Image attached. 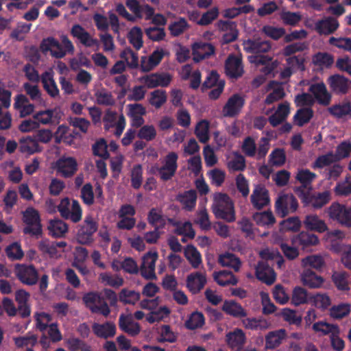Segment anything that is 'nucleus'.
I'll list each match as a JSON object with an SVG mask.
<instances>
[{"label":"nucleus","instance_id":"f257e3e1","mask_svg":"<svg viewBox=\"0 0 351 351\" xmlns=\"http://www.w3.org/2000/svg\"><path fill=\"white\" fill-rule=\"evenodd\" d=\"M212 209L217 219H221L228 222L235 220L234 204L226 194L217 193L215 195Z\"/></svg>","mask_w":351,"mask_h":351},{"label":"nucleus","instance_id":"f03ea898","mask_svg":"<svg viewBox=\"0 0 351 351\" xmlns=\"http://www.w3.org/2000/svg\"><path fill=\"white\" fill-rule=\"evenodd\" d=\"M23 222L25 226L23 229L25 234L39 239L43 234L40 217L38 211L33 207H28L23 212Z\"/></svg>","mask_w":351,"mask_h":351},{"label":"nucleus","instance_id":"7ed1b4c3","mask_svg":"<svg viewBox=\"0 0 351 351\" xmlns=\"http://www.w3.org/2000/svg\"><path fill=\"white\" fill-rule=\"evenodd\" d=\"M98 229V223L92 215H86L83 223L77 226L76 240L82 245H90L94 241V234Z\"/></svg>","mask_w":351,"mask_h":351},{"label":"nucleus","instance_id":"20e7f679","mask_svg":"<svg viewBox=\"0 0 351 351\" xmlns=\"http://www.w3.org/2000/svg\"><path fill=\"white\" fill-rule=\"evenodd\" d=\"M83 302L85 306L93 313H100L104 317H108L110 313V309L101 296L98 292H88L82 298Z\"/></svg>","mask_w":351,"mask_h":351},{"label":"nucleus","instance_id":"39448f33","mask_svg":"<svg viewBox=\"0 0 351 351\" xmlns=\"http://www.w3.org/2000/svg\"><path fill=\"white\" fill-rule=\"evenodd\" d=\"M69 207V199L65 197L60 201L58 206V210L64 219H71L73 223L80 221L82 219V210L78 201L73 199L71 210Z\"/></svg>","mask_w":351,"mask_h":351},{"label":"nucleus","instance_id":"423d86ee","mask_svg":"<svg viewBox=\"0 0 351 351\" xmlns=\"http://www.w3.org/2000/svg\"><path fill=\"white\" fill-rule=\"evenodd\" d=\"M16 278L24 285H34L38 280V274L33 265L16 263L14 265Z\"/></svg>","mask_w":351,"mask_h":351},{"label":"nucleus","instance_id":"0eeeda50","mask_svg":"<svg viewBox=\"0 0 351 351\" xmlns=\"http://www.w3.org/2000/svg\"><path fill=\"white\" fill-rule=\"evenodd\" d=\"M298 208V200L292 194L280 195L275 203L276 212L281 217H285L290 213H295Z\"/></svg>","mask_w":351,"mask_h":351},{"label":"nucleus","instance_id":"6e6552de","mask_svg":"<svg viewBox=\"0 0 351 351\" xmlns=\"http://www.w3.org/2000/svg\"><path fill=\"white\" fill-rule=\"evenodd\" d=\"M328 216L346 227H351V208L345 205L332 203L328 208Z\"/></svg>","mask_w":351,"mask_h":351},{"label":"nucleus","instance_id":"1a4fd4ad","mask_svg":"<svg viewBox=\"0 0 351 351\" xmlns=\"http://www.w3.org/2000/svg\"><path fill=\"white\" fill-rule=\"evenodd\" d=\"M327 82L331 91L337 95H346L351 88V80L340 74L330 75Z\"/></svg>","mask_w":351,"mask_h":351},{"label":"nucleus","instance_id":"9d476101","mask_svg":"<svg viewBox=\"0 0 351 351\" xmlns=\"http://www.w3.org/2000/svg\"><path fill=\"white\" fill-rule=\"evenodd\" d=\"M226 75L231 79L241 77L243 73L242 58L234 54H230L225 61L224 65Z\"/></svg>","mask_w":351,"mask_h":351},{"label":"nucleus","instance_id":"9b49d317","mask_svg":"<svg viewBox=\"0 0 351 351\" xmlns=\"http://www.w3.org/2000/svg\"><path fill=\"white\" fill-rule=\"evenodd\" d=\"M245 105L243 97L238 93L230 96L222 108V114L225 117H235L239 115Z\"/></svg>","mask_w":351,"mask_h":351},{"label":"nucleus","instance_id":"f8f14e48","mask_svg":"<svg viewBox=\"0 0 351 351\" xmlns=\"http://www.w3.org/2000/svg\"><path fill=\"white\" fill-rule=\"evenodd\" d=\"M315 177H295V185L293 191L304 204L308 199L312 191V182Z\"/></svg>","mask_w":351,"mask_h":351},{"label":"nucleus","instance_id":"ddd939ff","mask_svg":"<svg viewBox=\"0 0 351 351\" xmlns=\"http://www.w3.org/2000/svg\"><path fill=\"white\" fill-rule=\"evenodd\" d=\"M256 278L267 285H271L276 280V274L267 262L259 261L256 267Z\"/></svg>","mask_w":351,"mask_h":351},{"label":"nucleus","instance_id":"4468645a","mask_svg":"<svg viewBox=\"0 0 351 351\" xmlns=\"http://www.w3.org/2000/svg\"><path fill=\"white\" fill-rule=\"evenodd\" d=\"M308 90L313 94L319 104L327 106L330 104L332 95L328 91L324 82L312 84Z\"/></svg>","mask_w":351,"mask_h":351},{"label":"nucleus","instance_id":"2eb2a0df","mask_svg":"<svg viewBox=\"0 0 351 351\" xmlns=\"http://www.w3.org/2000/svg\"><path fill=\"white\" fill-rule=\"evenodd\" d=\"M40 49L43 53L51 52V55L56 58H62L65 56L61 44L53 37L44 38L40 45Z\"/></svg>","mask_w":351,"mask_h":351},{"label":"nucleus","instance_id":"dca6fc26","mask_svg":"<svg viewBox=\"0 0 351 351\" xmlns=\"http://www.w3.org/2000/svg\"><path fill=\"white\" fill-rule=\"evenodd\" d=\"M128 116L131 119V125L134 128H140L143 125L145 120L143 117L146 114L145 108L141 104H130L127 106Z\"/></svg>","mask_w":351,"mask_h":351},{"label":"nucleus","instance_id":"f3484780","mask_svg":"<svg viewBox=\"0 0 351 351\" xmlns=\"http://www.w3.org/2000/svg\"><path fill=\"white\" fill-rule=\"evenodd\" d=\"M54 168L62 176H73L77 169V163L74 158L61 157L56 161Z\"/></svg>","mask_w":351,"mask_h":351},{"label":"nucleus","instance_id":"a211bd4d","mask_svg":"<svg viewBox=\"0 0 351 351\" xmlns=\"http://www.w3.org/2000/svg\"><path fill=\"white\" fill-rule=\"evenodd\" d=\"M71 34L74 38H77L86 47H92L98 44V40L92 38L90 34L79 24L73 25L71 29Z\"/></svg>","mask_w":351,"mask_h":351},{"label":"nucleus","instance_id":"6ab92c4d","mask_svg":"<svg viewBox=\"0 0 351 351\" xmlns=\"http://www.w3.org/2000/svg\"><path fill=\"white\" fill-rule=\"evenodd\" d=\"M193 60L198 62L208 58L215 53V47L210 43L197 42L192 46Z\"/></svg>","mask_w":351,"mask_h":351},{"label":"nucleus","instance_id":"aec40b11","mask_svg":"<svg viewBox=\"0 0 351 351\" xmlns=\"http://www.w3.org/2000/svg\"><path fill=\"white\" fill-rule=\"evenodd\" d=\"M206 283V276L199 271L191 273L186 278V287L193 294L198 293Z\"/></svg>","mask_w":351,"mask_h":351},{"label":"nucleus","instance_id":"412c9836","mask_svg":"<svg viewBox=\"0 0 351 351\" xmlns=\"http://www.w3.org/2000/svg\"><path fill=\"white\" fill-rule=\"evenodd\" d=\"M251 202L258 210L268 205L270 202L268 191L263 186H256L251 195Z\"/></svg>","mask_w":351,"mask_h":351},{"label":"nucleus","instance_id":"4be33fe9","mask_svg":"<svg viewBox=\"0 0 351 351\" xmlns=\"http://www.w3.org/2000/svg\"><path fill=\"white\" fill-rule=\"evenodd\" d=\"M178 156L176 152H169L162 160V165L159 168L160 176H174L177 168Z\"/></svg>","mask_w":351,"mask_h":351},{"label":"nucleus","instance_id":"5701e85b","mask_svg":"<svg viewBox=\"0 0 351 351\" xmlns=\"http://www.w3.org/2000/svg\"><path fill=\"white\" fill-rule=\"evenodd\" d=\"M293 245L301 247L303 250L316 245L319 243L318 237L308 232H301L291 239Z\"/></svg>","mask_w":351,"mask_h":351},{"label":"nucleus","instance_id":"b1692460","mask_svg":"<svg viewBox=\"0 0 351 351\" xmlns=\"http://www.w3.org/2000/svg\"><path fill=\"white\" fill-rule=\"evenodd\" d=\"M92 330L97 337L104 339L113 337L116 334V326L112 322L104 324L94 323L92 325Z\"/></svg>","mask_w":351,"mask_h":351},{"label":"nucleus","instance_id":"393cba45","mask_svg":"<svg viewBox=\"0 0 351 351\" xmlns=\"http://www.w3.org/2000/svg\"><path fill=\"white\" fill-rule=\"evenodd\" d=\"M119 327L123 332L132 337H135L141 331L138 323L134 322L132 317L121 314L119 318Z\"/></svg>","mask_w":351,"mask_h":351},{"label":"nucleus","instance_id":"a878e982","mask_svg":"<svg viewBox=\"0 0 351 351\" xmlns=\"http://www.w3.org/2000/svg\"><path fill=\"white\" fill-rule=\"evenodd\" d=\"M19 150L22 154L30 155L40 152L41 149L34 136H27L19 140Z\"/></svg>","mask_w":351,"mask_h":351},{"label":"nucleus","instance_id":"bb28decb","mask_svg":"<svg viewBox=\"0 0 351 351\" xmlns=\"http://www.w3.org/2000/svg\"><path fill=\"white\" fill-rule=\"evenodd\" d=\"M271 47L269 41L261 39H249L244 44V49L247 52L255 54L267 53L271 49Z\"/></svg>","mask_w":351,"mask_h":351},{"label":"nucleus","instance_id":"cd10ccee","mask_svg":"<svg viewBox=\"0 0 351 351\" xmlns=\"http://www.w3.org/2000/svg\"><path fill=\"white\" fill-rule=\"evenodd\" d=\"M328 111L337 119L351 118V102L346 101L332 105L328 108Z\"/></svg>","mask_w":351,"mask_h":351},{"label":"nucleus","instance_id":"c85d7f7f","mask_svg":"<svg viewBox=\"0 0 351 351\" xmlns=\"http://www.w3.org/2000/svg\"><path fill=\"white\" fill-rule=\"evenodd\" d=\"M339 24L337 19L328 17L319 20L315 23V30L319 34L329 35L335 32L339 27Z\"/></svg>","mask_w":351,"mask_h":351},{"label":"nucleus","instance_id":"c756f323","mask_svg":"<svg viewBox=\"0 0 351 351\" xmlns=\"http://www.w3.org/2000/svg\"><path fill=\"white\" fill-rule=\"evenodd\" d=\"M303 223L307 230L317 231L320 233L324 232L328 229L324 221L320 219L316 215H307L303 221Z\"/></svg>","mask_w":351,"mask_h":351},{"label":"nucleus","instance_id":"7c9ffc66","mask_svg":"<svg viewBox=\"0 0 351 351\" xmlns=\"http://www.w3.org/2000/svg\"><path fill=\"white\" fill-rule=\"evenodd\" d=\"M286 337L287 332L285 329H279L269 332L265 336L266 348L268 349H274L278 347Z\"/></svg>","mask_w":351,"mask_h":351},{"label":"nucleus","instance_id":"2f4dec72","mask_svg":"<svg viewBox=\"0 0 351 351\" xmlns=\"http://www.w3.org/2000/svg\"><path fill=\"white\" fill-rule=\"evenodd\" d=\"M330 200V193L325 191L315 195L311 194L308 199L304 203L305 206L311 205L314 208H321L327 204Z\"/></svg>","mask_w":351,"mask_h":351},{"label":"nucleus","instance_id":"473e14b6","mask_svg":"<svg viewBox=\"0 0 351 351\" xmlns=\"http://www.w3.org/2000/svg\"><path fill=\"white\" fill-rule=\"evenodd\" d=\"M176 199L183 206L184 209L191 211L196 204V191L195 190H189L179 193L177 195Z\"/></svg>","mask_w":351,"mask_h":351},{"label":"nucleus","instance_id":"72a5a7b5","mask_svg":"<svg viewBox=\"0 0 351 351\" xmlns=\"http://www.w3.org/2000/svg\"><path fill=\"white\" fill-rule=\"evenodd\" d=\"M302 281L304 285L309 288H319L322 286L324 279L311 269L306 268L302 274Z\"/></svg>","mask_w":351,"mask_h":351},{"label":"nucleus","instance_id":"f704fd0d","mask_svg":"<svg viewBox=\"0 0 351 351\" xmlns=\"http://www.w3.org/2000/svg\"><path fill=\"white\" fill-rule=\"evenodd\" d=\"M222 310L227 315L237 318L245 317L247 315L242 306L234 300H226L222 306Z\"/></svg>","mask_w":351,"mask_h":351},{"label":"nucleus","instance_id":"c9c22d12","mask_svg":"<svg viewBox=\"0 0 351 351\" xmlns=\"http://www.w3.org/2000/svg\"><path fill=\"white\" fill-rule=\"evenodd\" d=\"M234 23L220 20L218 21L219 27L222 29H230L229 32H227L223 35L222 41L223 44H228L236 40L239 36V32L236 27H233Z\"/></svg>","mask_w":351,"mask_h":351},{"label":"nucleus","instance_id":"e433bc0d","mask_svg":"<svg viewBox=\"0 0 351 351\" xmlns=\"http://www.w3.org/2000/svg\"><path fill=\"white\" fill-rule=\"evenodd\" d=\"M41 82L43 84V88L50 97L55 98L59 95V89L51 73L49 71L44 72L41 75Z\"/></svg>","mask_w":351,"mask_h":351},{"label":"nucleus","instance_id":"4c0bfd02","mask_svg":"<svg viewBox=\"0 0 351 351\" xmlns=\"http://www.w3.org/2000/svg\"><path fill=\"white\" fill-rule=\"evenodd\" d=\"M245 335L241 329L237 328L226 335V341L232 348L240 349L245 342Z\"/></svg>","mask_w":351,"mask_h":351},{"label":"nucleus","instance_id":"58836bf2","mask_svg":"<svg viewBox=\"0 0 351 351\" xmlns=\"http://www.w3.org/2000/svg\"><path fill=\"white\" fill-rule=\"evenodd\" d=\"M49 234L54 238L64 237L68 230V226L60 219L51 220L47 227Z\"/></svg>","mask_w":351,"mask_h":351},{"label":"nucleus","instance_id":"ea45409f","mask_svg":"<svg viewBox=\"0 0 351 351\" xmlns=\"http://www.w3.org/2000/svg\"><path fill=\"white\" fill-rule=\"evenodd\" d=\"M184 256L194 269H197L202 263V256L193 245H186L184 251Z\"/></svg>","mask_w":351,"mask_h":351},{"label":"nucleus","instance_id":"a19ab883","mask_svg":"<svg viewBox=\"0 0 351 351\" xmlns=\"http://www.w3.org/2000/svg\"><path fill=\"white\" fill-rule=\"evenodd\" d=\"M214 280L219 285L222 287H225L228 285H235L238 282L235 276L231 271L227 270L215 272Z\"/></svg>","mask_w":351,"mask_h":351},{"label":"nucleus","instance_id":"79ce46f5","mask_svg":"<svg viewBox=\"0 0 351 351\" xmlns=\"http://www.w3.org/2000/svg\"><path fill=\"white\" fill-rule=\"evenodd\" d=\"M312 62L320 68H330L334 63V57L327 52H317L313 56Z\"/></svg>","mask_w":351,"mask_h":351},{"label":"nucleus","instance_id":"37998d69","mask_svg":"<svg viewBox=\"0 0 351 351\" xmlns=\"http://www.w3.org/2000/svg\"><path fill=\"white\" fill-rule=\"evenodd\" d=\"M314 114L313 110L311 108H302L297 110L293 117V120L299 127H302L308 123L313 118Z\"/></svg>","mask_w":351,"mask_h":351},{"label":"nucleus","instance_id":"c03bdc74","mask_svg":"<svg viewBox=\"0 0 351 351\" xmlns=\"http://www.w3.org/2000/svg\"><path fill=\"white\" fill-rule=\"evenodd\" d=\"M219 263L223 267L232 268L236 271H239L241 267V261L239 258L234 254L228 252L219 256Z\"/></svg>","mask_w":351,"mask_h":351},{"label":"nucleus","instance_id":"a18cd8bd","mask_svg":"<svg viewBox=\"0 0 351 351\" xmlns=\"http://www.w3.org/2000/svg\"><path fill=\"white\" fill-rule=\"evenodd\" d=\"M141 298L139 292L128 289H123L119 293V300L123 304H135Z\"/></svg>","mask_w":351,"mask_h":351},{"label":"nucleus","instance_id":"49530a36","mask_svg":"<svg viewBox=\"0 0 351 351\" xmlns=\"http://www.w3.org/2000/svg\"><path fill=\"white\" fill-rule=\"evenodd\" d=\"M227 167L230 172L241 171L245 169V159L244 156L238 152L234 154V156L228 159Z\"/></svg>","mask_w":351,"mask_h":351},{"label":"nucleus","instance_id":"de8ad7c7","mask_svg":"<svg viewBox=\"0 0 351 351\" xmlns=\"http://www.w3.org/2000/svg\"><path fill=\"white\" fill-rule=\"evenodd\" d=\"M195 134L202 143H206L209 138V122L205 119L199 121L195 128Z\"/></svg>","mask_w":351,"mask_h":351},{"label":"nucleus","instance_id":"09e8293b","mask_svg":"<svg viewBox=\"0 0 351 351\" xmlns=\"http://www.w3.org/2000/svg\"><path fill=\"white\" fill-rule=\"evenodd\" d=\"M158 256V253L156 252H148L143 257L141 268H147L149 269V277H155V265Z\"/></svg>","mask_w":351,"mask_h":351},{"label":"nucleus","instance_id":"8fccbe9b","mask_svg":"<svg viewBox=\"0 0 351 351\" xmlns=\"http://www.w3.org/2000/svg\"><path fill=\"white\" fill-rule=\"evenodd\" d=\"M253 219L261 226H271L276 222L275 217L270 210L256 213L253 215Z\"/></svg>","mask_w":351,"mask_h":351},{"label":"nucleus","instance_id":"3c124183","mask_svg":"<svg viewBox=\"0 0 351 351\" xmlns=\"http://www.w3.org/2000/svg\"><path fill=\"white\" fill-rule=\"evenodd\" d=\"M5 254L11 261H19L24 256V252L19 242H14L5 248Z\"/></svg>","mask_w":351,"mask_h":351},{"label":"nucleus","instance_id":"603ef678","mask_svg":"<svg viewBox=\"0 0 351 351\" xmlns=\"http://www.w3.org/2000/svg\"><path fill=\"white\" fill-rule=\"evenodd\" d=\"M128 39L133 47L136 50H139L143 44V32L141 27L137 26L132 27L128 33Z\"/></svg>","mask_w":351,"mask_h":351},{"label":"nucleus","instance_id":"864d4df0","mask_svg":"<svg viewBox=\"0 0 351 351\" xmlns=\"http://www.w3.org/2000/svg\"><path fill=\"white\" fill-rule=\"evenodd\" d=\"M335 162H337L333 156V152H329L326 154L318 156L313 163L312 167L313 169H322Z\"/></svg>","mask_w":351,"mask_h":351},{"label":"nucleus","instance_id":"5fc2aeb1","mask_svg":"<svg viewBox=\"0 0 351 351\" xmlns=\"http://www.w3.org/2000/svg\"><path fill=\"white\" fill-rule=\"evenodd\" d=\"M302 264L304 267H311L320 270L324 265V261L320 255H311L303 258Z\"/></svg>","mask_w":351,"mask_h":351},{"label":"nucleus","instance_id":"6e6d98bb","mask_svg":"<svg viewBox=\"0 0 351 351\" xmlns=\"http://www.w3.org/2000/svg\"><path fill=\"white\" fill-rule=\"evenodd\" d=\"M173 224L176 226L175 233L178 235L185 236L189 239H193L195 237V230L192 227V224L189 221H186L183 223L175 222Z\"/></svg>","mask_w":351,"mask_h":351},{"label":"nucleus","instance_id":"4d7b16f0","mask_svg":"<svg viewBox=\"0 0 351 351\" xmlns=\"http://www.w3.org/2000/svg\"><path fill=\"white\" fill-rule=\"evenodd\" d=\"M167 101V94L165 90L157 89L150 94L149 99V104L156 108H160Z\"/></svg>","mask_w":351,"mask_h":351},{"label":"nucleus","instance_id":"13d9d810","mask_svg":"<svg viewBox=\"0 0 351 351\" xmlns=\"http://www.w3.org/2000/svg\"><path fill=\"white\" fill-rule=\"evenodd\" d=\"M313 329L316 332H321L322 335H332L333 332H339L337 325L330 324L324 322H318L313 325Z\"/></svg>","mask_w":351,"mask_h":351},{"label":"nucleus","instance_id":"bf43d9fd","mask_svg":"<svg viewBox=\"0 0 351 351\" xmlns=\"http://www.w3.org/2000/svg\"><path fill=\"white\" fill-rule=\"evenodd\" d=\"M350 312V305L348 303H341L332 306L330 309V315L335 319H341Z\"/></svg>","mask_w":351,"mask_h":351},{"label":"nucleus","instance_id":"052dcab7","mask_svg":"<svg viewBox=\"0 0 351 351\" xmlns=\"http://www.w3.org/2000/svg\"><path fill=\"white\" fill-rule=\"evenodd\" d=\"M120 57L127 62V64L130 68L136 69L138 67V54L134 53L130 47L125 49L121 53Z\"/></svg>","mask_w":351,"mask_h":351},{"label":"nucleus","instance_id":"680f3d73","mask_svg":"<svg viewBox=\"0 0 351 351\" xmlns=\"http://www.w3.org/2000/svg\"><path fill=\"white\" fill-rule=\"evenodd\" d=\"M286 160V156L284 149L280 148L274 149L269 156V164L274 167L282 166Z\"/></svg>","mask_w":351,"mask_h":351},{"label":"nucleus","instance_id":"e2e57ef3","mask_svg":"<svg viewBox=\"0 0 351 351\" xmlns=\"http://www.w3.org/2000/svg\"><path fill=\"white\" fill-rule=\"evenodd\" d=\"M242 323L246 329L258 330L267 328V322L262 319L245 318L242 320Z\"/></svg>","mask_w":351,"mask_h":351},{"label":"nucleus","instance_id":"0e129e2a","mask_svg":"<svg viewBox=\"0 0 351 351\" xmlns=\"http://www.w3.org/2000/svg\"><path fill=\"white\" fill-rule=\"evenodd\" d=\"M351 154V143L349 141H343L337 145L335 152L333 153L337 162L348 158Z\"/></svg>","mask_w":351,"mask_h":351},{"label":"nucleus","instance_id":"69168bd1","mask_svg":"<svg viewBox=\"0 0 351 351\" xmlns=\"http://www.w3.org/2000/svg\"><path fill=\"white\" fill-rule=\"evenodd\" d=\"M219 9L217 7H213L204 12L200 19L197 21V24L202 26H206L211 24L219 16Z\"/></svg>","mask_w":351,"mask_h":351},{"label":"nucleus","instance_id":"338daca9","mask_svg":"<svg viewBox=\"0 0 351 351\" xmlns=\"http://www.w3.org/2000/svg\"><path fill=\"white\" fill-rule=\"evenodd\" d=\"M189 27L188 23L184 18L180 17L178 21L171 23L169 25V30L173 36L181 35Z\"/></svg>","mask_w":351,"mask_h":351},{"label":"nucleus","instance_id":"774afa93","mask_svg":"<svg viewBox=\"0 0 351 351\" xmlns=\"http://www.w3.org/2000/svg\"><path fill=\"white\" fill-rule=\"evenodd\" d=\"M280 226L281 230L297 232L300 230L301 221L298 217H291L282 221Z\"/></svg>","mask_w":351,"mask_h":351}]
</instances>
